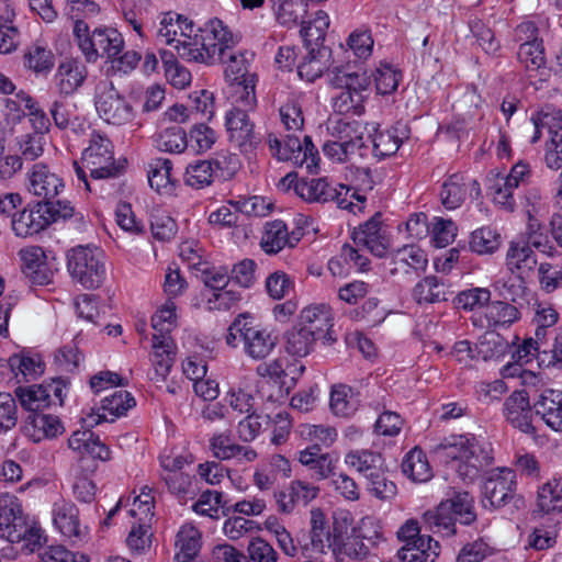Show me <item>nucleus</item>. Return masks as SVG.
<instances>
[{"mask_svg":"<svg viewBox=\"0 0 562 562\" xmlns=\"http://www.w3.org/2000/svg\"><path fill=\"white\" fill-rule=\"evenodd\" d=\"M67 269L85 289H98L105 280V254L97 246H76L67 252Z\"/></svg>","mask_w":562,"mask_h":562,"instance_id":"39448f33","label":"nucleus"},{"mask_svg":"<svg viewBox=\"0 0 562 562\" xmlns=\"http://www.w3.org/2000/svg\"><path fill=\"white\" fill-rule=\"evenodd\" d=\"M46 392L47 389L42 384L27 387L20 386L15 391L22 406L30 413H37V411L53 405L52 395Z\"/></svg>","mask_w":562,"mask_h":562,"instance_id":"37998d69","label":"nucleus"},{"mask_svg":"<svg viewBox=\"0 0 562 562\" xmlns=\"http://www.w3.org/2000/svg\"><path fill=\"white\" fill-rule=\"evenodd\" d=\"M172 162L167 158H156L148 165V182L160 191L171 183Z\"/></svg>","mask_w":562,"mask_h":562,"instance_id":"338daca9","label":"nucleus"},{"mask_svg":"<svg viewBox=\"0 0 562 562\" xmlns=\"http://www.w3.org/2000/svg\"><path fill=\"white\" fill-rule=\"evenodd\" d=\"M88 77V69L78 59L69 58L61 61L54 76L59 95L69 97L77 92Z\"/></svg>","mask_w":562,"mask_h":562,"instance_id":"f3484780","label":"nucleus"},{"mask_svg":"<svg viewBox=\"0 0 562 562\" xmlns=\"http://www.w3.org/2000/svg\"><path fill=\"white\" fill-rule=\"evenodd\" d=\"M72 167L79 183L86 191L92 192L89 181L115 179L125 170V160L114 158L112 142L98 133L91 135L89 146L82 151L80 161L75 160Z\"/></svg>","mask_w":562,"mask_h":562,"instance_id":"f03ea898","label":"nucleus"},{"mask_svg":"<svg viewBox=\"0 0 562 562\" xmlns=\"http://www.w3.org/2000/svg\"><path fill=\"white\" fill-rule=\"evenodd\" d=\"M68 447L80 454H88L101 461L111 459L109 447L91 429L74 431L68 439Z\"/></svg>","mask_w":562,"mask_h":562,"instance_id":"393cba45","label":"nucleus"},{"mask_svg":"<svg viewBox=\"0 0 562 562\" xmlns=\"http://www.w3.org/2000/svg\"><path fill=\"white\" fill-rule=\"evenodd\" d=\"M176 554L180 558L193 559L201 549V533L192 525H184L180 528L176 537Z\"/></svg>","mask_w":562,"mask_h":562,"instance_id":"3c124183","label":"nucleus"},{"mask_svg":"<svg viewBox=\"0 0 562 562\" xmlns=\"http://www.w3.org/2000/svg\"><path fill=\"white\" fill-rule=\"evenodd\" d=\"M66 98L59 95L58 99L50 103L48 109L54 125L60 131L75 128L80 125L77 104Z\"/></svg>","mask_w":562,"mask_h":562,"instance_id":"f704fd0d","label":"nucleus"},{"mask_svg":"<svg viewBox=\"0 0 562 562\" xmlns=\"http://www.w3.org/2000/svg\"><path fill=\"white\" fill-rule=\"evenodd\" d=\"M451 505L452 517L462 525H471L476 520L474 499L467 491H452L449 498L442 501Z\"/></svg>","mask_w":562,"mask_h":562,"instance_id":"a19ab883","label":"nucleus"},{"mask_svg":"<svg viewBox=\"0 0 562 562\" xmlns=\"http://www.w3.org/2000/svg\"><path fill=\"white\" fill-rule=\"evenodd\" d=\"M307 13V4L303 0H284L278 9L277 19L280 24L291 27L302 24Z\"/></svg>","mask_w":562,"mask_h":562,"instance_id":"69168bd1","label":"nucleus"},{"mask_svg":"<svg viewBox=\"0 0 562 562\" xmlns=\"http://www.w3.org/2000/svg\"><path fill=\"white\" fill-rule=\"evenodd\" d=\"M294 191L308 203H326L337 196V189L326 178L301 179L294 186Z\"/></svg>","mask_w":562,"mask_h":562,"instance_id":"c85d7f7f","label":"nucleus"},{"mask_svg":"<svg viewBox=\"0 0 562 562\" xmlns=\"http://www.w3.org/2000/svg\"><path fill=\"white\" fill-rule=\"evenodd\" d=\"M225 162V157H223V159L216 158L211 160H195L191 162L184 172L186 184L199 190L211 186L218 171H221L222 177L233 176L234 170L224 173L223 165Z\"/></svg>","mask_w":562,"mask_h":562,"instance_id":"a211bd4d","label":"nucleus"},{"mask_svg":"<svg viewBox=\"0 0 562 562\" xmlns=\"http://www.w3.org/2000/svg\"><path fill=\"white\" fill-rule=\"evenodd\" d=\"M207 31V23L203 27L195 29L191 41H183L182 46H177L178 55L188 60L210 64L220 56L225 58L227 52L221 48L223 44L214 41Z\"/></svg>","mask_w":562,"mask_h":562,"instance_id":"9d476101","label":"nucleus"},{"mask_svg":"<svg viewBox=\"0 0 562 562\" xmlns=\"http://www.w3.org/2000/svg\"><path fill=\"white\" fill-rule=\"evenodd\" d=\"M27 190L46 201L56 199L65 190V183L47 164L36 162L27 171Z\"/></svg>","mask_w":562,"mask_h":562,"instance_id":"f8f14e48","label":"nucleus"},{"mask_svg":"<svg viewBox=\"0 0 562 562\" xmlns=\"http://www.w3.org/2000/svg\"><path fill=\"white\" fill-rule=\"evenodd\" d=\"M531 398L528 391H514L503 403L502 413L505 420L515 429L530 436L537 434L533 426V414Z\"/></svg>","mask_w":562,"mask_h":562,"instance_id":"1a4fd4ad","label":"nucleus"},{"mask_svg":"<svg viewBox=\"0 0 562 562\" xmlns=\"http://www.w3.org/2000/svg\"><path fill=\"white\" fill-rule=\"evenodd\" d=\"M195 32V26L188 18L172 12L164 15L158 36L165 38L167 44L177 43V46H182L183 41H191Z\"/></svg>","mask_w":562,"mask_h":562,"instance_id":"412c9836","label":"nucleus"},{"mask_svg":"<svg viewBox=\"0 0 562 562\" xmlns=\"http://www.w3.org/2000/svg\"><path fill=\"white\" fill-rule=\"evenodd\" d=\"M265 285L268 295L273 300H282L294 292L293 279L282 270L270 273Z\"/></svg>","mask_w":562,"mask_h":562,"instance_id":"774afa93","label":"nucleus"},{"mask_svg":"<svg viewBox=\"0 0 562 562\" xmlns=\"http://www.w3.org/2000/svg\"><path fill=\"white\" fill-rule=\"evenodd\" d=\"M456 518L451 514V505L441 502L435 509L423 515V528L440 536H453L457 533Z\"/></svg>","mask_w":562,"mask_h":562,"instance_id":"473e14b6","label":"nucleus"},{"mask_svg":"<svg viewBox=\"0 0 562 562\" xmlns=\"http://www.w3.org/2000/svg\"><path fill=\"white\" fill-rule=\"evenodd\" d=\"M47 209L42 202L24 207L18 216L11 220V227L19 237L38 234L52 223V215L46 216Z\"/></svg>","mask_w":562,"mask_h":562,"instance_id":"dca6fc26","label":"nucleus"},{"mask_svg":"<svg viewBox=\"0 0 562 562\" xmlns=\"http://www.w3.org/2000/svg\"><path fill=\"white\" fill-rule=\"evenodd\" d=\"M329 131L334 140L348 144L356 143L358 148H362L364 145L362 126L357 121L337 120L331 124Z\"/></svg>","mask_w":562,"mask_h":562,"instance_id":"6e6d98bb","label":"nucleus"},{"mask_svg":"<svg viewBox=\"0 0 562 562\" xmlns=\"http://www.w3.org/2000/svg\"><path fill=\"white\" fill-rule=\"evenodd\" d=\"M392 262L395 266L391 269L392 274L402 268L406 273H408L409 270L422 272L426 269L428 259L423 249L415 245H409L396 249L392 256Z\"/></svg>","mask_w":562,"mask_h":562,"instance_id":"72a5a7b5","label":"nucleus"},{"mask_svg":"<svg viewBox=\"0 0 562 562\" xmlns=\"http://www.w3.org/2000/svg\"><path fill=\"white\" fill-rule=\"evenodd\" d=\"M18 529H11L2 533V539L13 544H20L21 551L33 553L46 541L42 528L36 524H29L26 520H18Z\"/></svg>","mask_w":562,"mask_h":562,"instance_id":"4be33fe9","label":"nucleus"},{"mask_svg":"<svg viewBox=\"0 0 562 562\" xmlns=\"http://www.w3.org/2000/svg\"><path fill=\"white\" fill-rule=\"evenodd\" d=\"M501 245V236L491 227H482L471 234L470 248L479 255L493 254Z\"/></svg>","mask_w":562,"mask_h":562,"instance_id":"680f3d73","label":"nucleus"},{"mask_svg":"<svg viewBox=\"0 0 562 562\" xmlns=\"http://www.w3.org/2000/svg\"><path fill=\"white\" fill-rule=\"evenodd\" d=\"M346 463L366 480L385 467L383 457L371 450H355L347 453Z\"/></svg>","mask_w":562,"mask_h":562,"instance_id":"c9c22d12","label":"nucleus"},{"mask_svg":"<svg viewBox=\"0 0 562 562\" xmlns=\"http://www.w3.org/2000/svg\"><path fill=\"white\" fill-rule=\"evenodd\" d=\"M268 145L272 156L279 160L292 161L300 167L305 166L311 173H316L319 169L318 150L310 136H304L303 143L295 135H288L281 142L277 136L270 134Z\"/></svg>","mask_w":562,"mask_h":562,"instance_id":"423d86ee","label":"nucleus"},{"mask_svg":"<svg viewBox=\"0 0 562 562\" xmlns=\"http://www.w3.org/2000/svg\"><path fill=\"white\" fill-rule=\"evenodd\" d=\"M255 87L256 79L254 75L241 79L233 77L232 90L235 103L233 108H241V110H245L246 112L255 109L257 104Z\"/></svg>","mask_w":562,"mask_h":562,"instance_id":"79ce46f5","label":"nucleus"},{"mask_svg":"<svg viewBox=\"0 0 562 562\" xmlns=\"http://www.w3.org/2000/svg\"><path fill=\"white\" fill-rule=\"evenodd\" d=\"M22 272L35 285H46L53 280L54 272L46 261V254L40 246H31L19 252Z\"/></svg>","mask_w":562,"mask_h":562,"instance_id":"4468645a","label":"nucleus"},{"mask_svg":"<svg viewBox=\"0 0 562 562\" xmlns=\"http://www.w3.org/2000/svg\"><path fill=\"white\" fill-rule=\"evenodd\" d=\"M94 105L99 116L109 124L121 126L134 117L132 104L109 79H102L95 85Z\"/></svg>","mask_w":562,"mask_h":562,"instance_id":"0eeeda50","label":"nucleus"},{"mask_svg":"<svg viewBox=\"0 0 562 562\" xmlns=\"http://www.w3.org/2000/svg\"><path fill=\"white\" fill-rule=\"evenodd\" d=\"M18 520H26L23 516L19 498L9 493L0 495V525L4 526L3 533L18 529Z\"/></svg>","mask_w":562,"mask_h":562,"instance_id":"603ef678","label":"nucleus"},{"mask_svg":"<svg viewBox=\"0 0 562 562\" xmlns=\"http://www.w3.org/2000/svg\"><path fill=\"white\" fill-rule=\"evenodd\" d=\"M467 188L464 177L453 173L446 179L440 191L442 205L447 210H456L465 199Z\"/></svg>","mask_w":562,"mask_h":562,"instance_id":"c03bdc74","label":"nucleus"},{"mask_svg":"<svg viewBox=\"0 0 562 562\" xmlns=\"http://www.w3.org/2000/svg\"><path fill=\"white\" fill-rule=\"evenodd\" d=\"M402 471L414 482H427L432 476V471L426 454L418 448L412 449L402 461Z\"/></svg>","mask_w":562,"mask_h":562,"instance_id":"4c0bfd02","label":"nucleus"},{"mask_svg":"<svg viewBox=\"0 0 562 562\" xmlns=\"http://www.w3.org/2000/svg\"><path fill=\"white\" fill-rule=\"evenodd\" d=\"M72 32L88 63H95L99 58L111 60L123 52L124 40L116 29L99 26L91 31L85 21L78 20Z\"/></svg>","mask_w":562,"mask_h":562,"instance_id":"7ed1b4c3","label":"nucleus"},{"mask_svg":"<svg viewBox=\"0 0 562 562\" xmlns=\"http://www.w3.org/2000/svg\"><path fill=\"white\" fill-rule=\"evenodd\" d=\"M382 538L381 533L376 530L372 535H367L361 528L359 532H353L348 536L345 540L339 535L338 546L335 555H347L353 559H363L369 553L371 548L378 544V541Z\"/></svg>","mask_w":562,"mask_h":562,"instance_id":"5701e85b","label":"nucleus"},{"mask_svg":"<svg viewBox=\"0 0 562 562\" xmlns=\"http://www.w3.org/2000/svg\"><path fill=\"white\" fill-rule=\"evenodd\" d=\"M8 366L16 378L21 374L24 381L36 379L44 372V362L40 355H13L8 359Z\"/></svg>","mask_w":562,"mask_h":562,"instance_id":"58836bf2","label":"nucleus"},{"mask_svg":"<svg viewBox=\"0 0 562 562\" xmlns=\"http://www.w3.org/2000/svg\"><path fill=\"white\" fill-rule=\"evenodd\" d=\"M538 508L543 514L562 512V482L553 479L538 491Z\"/></svg>","mask_w":562,"mask_h":562,"instance_id":"8fccbe9b","label":"nucleus"},{"mask_svg":"<svg viewBox=\"0 0 562 562\" xmlns=\"http://www.w3.org/2000/svg\"><path fill=\"white\" fill-rule=\"evenodd\" d=\"M447 286L436 276H427L413 289V299L418 304H435L447 301Z\"/></svg>","mask_w":562,"mask_h":562,"instance_id":"e433bc0d","label":"nucleus"},{"mask_svg":"<svg viewBox=\"0 0 562 562\" xmlns=\"http://www.w3.org/2000/svg\"><path fill=\"white\" fill-rule=\"evenodd\" d=\"M151 362L157 380H165L175 362L176 346L170 335L153 336Z\"/></svg>","mask_w":562,"mask_h":562,"instance_id":"a878e982","label":"nucleus"},{"mask_svg":"<svg viewBox=\"0 0 562 562\" xmlns=\"http://www.w3.org/2000/svg\"><path fill=\"white\" fill-rule=\"evenodd\" d=\"M24 429L34 442H40L60 435L64 426L57 416L33 412L27 415Z\"/></svg>","mask_w":562,"mask_h":562,"instance_id":"bb28decb","label":"nucleus"},{"mask_svg":"<svg viewBox=\"0 0 562 562\" xmlns=\"http://www.w3.org/2000/svg\"><path fill=\"white\" fill-rule=\"evenodd\" d=\"M506 259L510 269H520L522 265L532 269L537 263L532 249L524 239L510 241Z\"/></svg>","mask_w":562,"mask_h":562,"instance_id":"bf43d9fd","label":"nucleus"},{"mask_svg":"<svg viewBox=\"0 0 562 562\" xmlns=\"http://www.w3.org/2000/svg\"><path fill=\"white\" fill-rule=\"evenodd\" d=\"M53 522L68 538L81 540L87 533V528L80 526L78 508L69 501L59 499L54 503Z\"/></svg>","mask_w":562,"mask_h":562,"instance_id":"6ab92c4d","label":"nucleus"},{"mask_svg":"<svg viewBox=\"0 0 562 562\" xmlns=\"http://www.w3.org/2000/svg\"><path fill=\"white\" fill-rule=\"evenodd\" d=\"M243 342L245 353L255 360L267 358L277 346L271 330L257 325L249 316L239 315L228 327L226 344L233 348Z\"/></svg>","mask_w":562,"mask_h":562,"instance_id":"20e7f679","label":"nucleus"},{"mask_svg":"<svg viewBox=\"0 0 562 562\" xmlns=\"http://www.w3.org/2000/svg\"><path fill=\"white\" fill-rule=\"evenodd\" d=\"M156 147L170 154L183 153L189 147L186 131L178 125L164 130L156 137Z\"/></svg>","mask_w":562,"mask_h":562,"instance_id":"de8ad7c7","label":"nucleus"},{"mask_svg":"<svg viewBox=\"0 0 562 562\" xmlns=\"http://www.w3.org/2000/svg\"><path fill=\"white\" fill-rule=\"evenodd\" d=\"M367 490L379 499H390L396 495L395 483L387 476L386 465L366 479Z\"/></svg>","mask_w":562,"mask_h":562,"instance_id":"e2e57ef3","label":"nucleus"},{"mask_svg":"<svg viewBox=\"0 0 562 562\" xmlns=\"http://www.w3.org/2000/svg\"><path fill=\"white\" fill-rule=\"evenodd\" d=\"M519 315L516 306L503 301L491 302L485 310L488 326L510 325L519 318Z\"/></svg>","mask_w":562,"mask_h":562,"instance_id":"864d4df0","label":"nucleus"},{"mask_svg":"<svg viewBox=\"0 0 562 562\" xmlns=\"http://www.w3.org/2000/svg\"><path fill=\"white\" fill-rule=\"evenodd\" d=\"M328 26L329 18L324 11H317L312 21H302L300 34L306 48H314L313 46H318L319 43L324 41Z\"/></svg>","mask_w":562,"mask_h":562,"instance_id":"a18cd8bd","label":"nucleus"},{"mask_svg":"<svg viewBox=\"0 0 562 562\" xmlns=\"http://www.w3.org/2000/svg\"><path fill=\"white\" fill-rule=\"evenodd\" d=\"M381 225V214L375 213L352 233V240L356 246L366 248L380 258L385 257L389 250V240L382 233Z\"/></svg>","mask_w":562,"mask_h":562,"instance_id":"ddd939ff","label":"nucleus"},{"mask_svg":"<svg viewBox=\"0 0 562 562\" xmlns=\"http://www.w3.org/2000/svg\"><path fill=\"white\" fill-rule=\"evenodd\" d=\"M319 337L303 326L293 327L285 334V350L296 357L307 356Z\"/></svg>","mask_w":562,"mask_h":562,"instance_id":"ea45409f","label":"nucleus"},{"mask_svg":"<svg viewBox=\"0 0 562 562\" xmlns=\"http://www.w3.org/2000/svg\"><path fill=\"white\" fill-rule=\"evenodd\" d=\"M532 407L550 429L562 432V391L543 389L535 394Z\"/></svg>","mask_w":562,"mask_h":562,"instance_id":"2eb2a0df","label":"nucleus"},{"mask_svg":"<svg viewBox=\"0 0 562 562\" xmlns=\"http://www.w3.org/2000/svg\"><path fill=\"white\" fill-rule=\"evenodd\" d=\"M408 137L409 127L402 122H397L385 131H376L372 138L373 155L380 159L390 157L398 150Z\"/></svg>","mask_w":562,"mask_h":562,"instance_id":"aec40b11","label":"nucleus"},{"mask_svg":"<svg viewBox=\"0 0 562 562\" xmlns=\"http://www.w3.org/2000/svg\"><path fill=\"white\" fill-rule=\"evenodd\" d=\"M519 63L528 72H537L546 67L542 41L521 43L517 52Z\"/></svg>","mask_w":562,"mask_h":562,"instance_id":"49530a36","label":"nucleus"},{"mask_svg":"<svg viewBox=\"0 0 562 562\" xmlns=\"http://www.w3.org/2000/svg\"><path fill=\"white\" fill-rule=\"evenodd\" d=\"M301 464L312 471V479L322 481L335 476L334 469L336 460L329 453H322L316 446H310L299 452Z\"/></svg>","mask_w":562,"mask_h":562,"instance_id":"cd10ccee","label":"nucleus"},{"mask_svg":"<svg viewBox=\"0 0 562 562\" xmlns=\"http://www.w3.org/2000/svg\"><path fill=\"white\" fill-rule=\"evenodd\" d=\"M25 65L33 71L48 72L55 65V57L50 49L41 44H34L24 56Z\"/></svg>","mask_w":562,"mask_h":562,"instance_id":"052dcab7","label":"nucleus"},{"mask_svg":"<svg viewBox=\"0 0 562 562\" xmlns=\"http://www.w3.org/2000/svg\"><path fill=\"white\" fill-rule=\"evenodd\" d=\"M312 542H314L315 553H325L326 549L336 553L339 535H331L329 526H327L325 515L321 508L311 510V529Z\"/></svg>","mask_w":562,"mask_h":562,"instance_id":"2f4dec72","label":"nucleus"},{"mask_svg":"<svg viewBox=\"0 0 562 562\" xmlns=\"http://www.w3.org/2000/svg\"><path fill=\"white\" fill-rule=\"evenodd\" d=\"M225 126L229 142L244 154L252 151L259 138L255 132V125L241 108H232L226 112Z\"/></svg>","mask_w":562,"mask_h":562,"instance_id":"9b49d317","label":"nucleus"},{"mask_svg":"<svg viewBox=\"0 0 562 562\" xmlns=\"http://www.w3.org/2000/svg\"><path fill=\"white\" fill-rule=\"evenodd\" d=\"M167 80L178 89H184L191 83V72L182 66L172 53L161 55Z\"/></svg>","mask_w":562,"mask_h":562,"instance_id":"4d7b16f0","label":"nucleus"},{"mask_svg":"<svg viewBox=\"0 0 562 562\" xmlns=\"http://www.w3.org/2000/svg\"><path fill=\"white\" fill-rule=\"evenodd\" d=\"M301 323L306 329H311L315 335L321 337L325 327L330 322L329 310L324 305L305 307L301 313Z\"/></svg>","mask_w":562,"mask_h":562,"instance_id":"13d9d810","label":"nucleus"},{"mask_svg":"<svg viewBox=\"0 0 562 562\" xmlns=\"http://www.w3.org/2000/svg\"><path fill=\"white\" fill-rule=\"evenodd\" d=\"M517 480L516 471L503 468L497 472H492L483 483V504L485 507L501 508L509 502H514V506L519 508L524 505V498L516 493Z\"/></svg>","mask_w":562,"mask_h":562,"instance_id":"6e6552de","label":"nucleus"},{"mask_svg":"<svg viewBox=\"0 0 562 562\" xmlns=\"http://www.w3.org/2000/svg\"><path fill=\"white\" fill-rule=\"evenodd\" d=\"M210 448L220 460L238 459L251 462L257 458V452L252 448L235 443L229 432L214 435L210 439Z\"/></svg>","mask_w":562,"mask_h":562,"instance_id":"b1692460","label":"nucleus"},{"mask_svg":"<svg viewBox=\"0 0 562 562\" xmlns=\"http://www.w3.org/2000/svg\"><path fill=\"white\" fill-rule=\"evenodd\" d=\"M331 412L339 417H349L357 411V403L352 400V390L345 384L334 385L329 402Z\"/></svg>","mask_w":562,"mask_h":562,"instance_id":"5fc2aeb1","label":"nucleus"},{"mask_svg":"<svg viewBox=\"0 0 562 562\" xmlns=\"http://www.w3.org/2000/svg\"><path fill=\"white\" fill-rule=\"evenodd\" d=\"M440 552V544L430 536L405 543L397 552L402 562H435Z\"/></svg>","mask_w":562,"mask_h":562,"instance_id":"7c9ffc66","label":"nucleus"},{"mask_svg":"<svg viewBox=\"0 0 562 562\" xmlns=\"http://www.w3.org/2000/svg\"><path fill=\"white\" fill-rule=\"evenodd\" d=\"M136 405L135 398L132 394L124 390L114 391L111 395L102 400L101 409L103 414L97 416L91 415L89 420H86L88 427H93L101 423L102 419H108L105 413L114 420L116 417L124 415L130 408Z\"/></svg>","mask_w":562,"mask_h":562,"instance_id":"c756f323","label":"nucleus"},{"mask_svg":"<svg viewBox=\"0 0 562 562\" xmlns=\"http://www.w3.org/2000/svg\"><path fill=\"white\" fill-rule=\"evenodd\" d=\"M288 227L282 221L267 223L260 246L266 254L276 255L286 246Z\"/></svg>","mask_w":562,"mask_h":562,"instance_id":"09e8293b","label":"nucleus"},{"mask_svg":"<svg viewBox=\"0 0 562 562\" xmlns=\"http://www.w3.org/2000/svg\"><path fill=\"white\" fill-rule=\"evenodd\" d=\"M375 89L379 94H391L397 90L402 72L389 64H381L373 75Z\"/></svg>","mask_w":562,"mask_h":562,"instance_id":"0e129e2a","label":"nucleus"},{"mask_svg":"<svg viewBox=\"0 0 562 562\" xmlns=\"http://www.w3.org/2000/svg\"><path fill=\"white\" fill-rule=\"evenodd\" d=\"M431 453L439 462L451 464L464 484L473 483L493 462L491 450L479 442L473 435H453L443 438L431 448Z\"/></svg>","mask_w":562,"mask_h":562,"instance_id":"f257e3e1","label":"nucleus"}]
</instances>
